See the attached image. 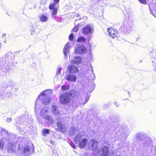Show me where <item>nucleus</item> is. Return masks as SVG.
<instances>
[{
    "label": "nucleus",
    "instance_id": "nucleus-1",
    "mask_svg": "<svg viewBox=\"0 0 156 156\" xmlns=\"http://www.w3.org/2000/svg\"><path fill=\"white\" fill-rule=\"evenodd\" d=\"M142 140L144 147L151 149L152 147V141L151 138L148 137L146 133L143 132L137 133L133 139V144L135 145Z\"/></svg>",
    "mask_w": 156,
    "mask_h": 156
},
{
    "label": "nucleus",
    "instance_id": "nucleus-2",
    "mask_svg": "<svg viewBox=\"0 0 156 156\" xmlns=\"http://www.w3.org/2000/svg\"><path fill=\"white\" fill-rule=\"evenodd\" d=\"M5 58L4 60L3 58L0 59V70L6 73L9 71L10 65L12 63L13 54L11 52H8L5 54Z\"/></svg>",
    "mask_w": 156,
    "mask_h": 156
},
{
    "label": "nucleus",
    "instance_id": "nucleus-3",
    "mask_svg": "<svg viewBox=\"0 0 156 156\" xmlns=\"http://www.w3.org/2000/svg\"><path fill=\"white\" fill-rule=\"evenodd\" d=\"M51 92L48 90H45L42 92L39 96L37 99L35 103V111L36 112L38 108H39L38 106V101H40L44 105H47L51 102Z\"/></svg>",
    "mask_w": 156,
    "mask_h": 156
},
{
    "label": "nucleus",
    "instance_id": "nucleus-4",
    "mask_svg": "<svg viewBox=\"0 0 156 156\" xmlns=\"http://www.w3.org/2000/svg\"><path fill=\"white\" fill-rule=\"evenodd\" d=\"M132 23L131 20L129 21L126 19L122 23L119 30L126 34L129 33L132 31Z\"/></svg>",
    "mask_w": 156,
    "mask_h": 156
},
{
    "label": "nucleus",
    "instance_id": "nucleus-5",
    "mask_svg": "<svg viewBox=\"0 0 156 156\" xmlns=\"http://www.w3.org/2000/svg\"><path fill=\"white\" fill-rule=\"evenodd\" d=\"M8 88L7 86L0 87V98L5 100L9 99L12 96V93Z\"/></svg>",
    "mask_w": 156,
    "mask_h": 156
},
{
    "label": "nucleus",
    "instance_id": "nucleus-6",
    "mask_svg": "<svg viewBox=\"0 0 156 156\" xmlns=\"http://www.w3.org/2000/svg\"><path fill=\"white\" fill-rule=\"evenodd\" d=\"M75 142L79 143V145L80 148H83L85 147L87 142V139L83 138L82 139V136L81 134L77 135L74 139Z\"/></svg>",
    "mask_w": 156,
    "mask_h": 156
},
{
    "label": "nucleus",
    "instance_id": "nucleus-7",
    "mask_svg": "<svg viewBox=\"0 0 156 156\" xmlns=\"http://www.w3.org/2000/svg\"><path fill=\"white\" fill-rule=\"evenodd\" d=\"M1 131V134L2 136V140H0V149L3 148L4 144L3 140H6L7 142H9V140L10 137V134H9L7 131L3 129H2Z\"/></svg>",
    "mask_w": 156,
    "mask_h": 156
},
{
    "label": "nucleus",
    "instance_id": "nucleus-8",
    "mask_svg": "<svg viewBox=\"0 0 156 156\" xmlns=\"http://www.w3.org/2000/svg\"><path fill=\"white\" fill-rule=\"evenodd\" d=\"M116 134L118 136H121L122 138L126 139L129 133V129L127 127H124V128L119 129L117 128L116 129Z\"/></svg>",
    "mask_w": 156,
    "mask_h": 156
},
{
    "label": "nucleus",
    "instance_id": "nucleus-9",
    "mask_svg": "<svg viewBox=\"0 0 156 156\" xmlns=\"http://www.w3.org/2000/svg\"><path fill=\"white\" fill-rule=\"evenodd\" d=\"M72 94L71 93H66L61 94L59 97L60 102L66 104L70 102L72 98Z\"/></svg>",
    "mask_w": 156,
    "mask_h": 156
},
{
    "label": "nucleus",
    "instance_id": "nucleus-10",
    "mask_svg": "<svg viewBox=\"0 0 156 156\" xmlns=\"http://www.w3.org/2000/svg\"><path fill=\"white\" fill-rule=\"evenodd\" d=\"M90 98V96L87 94H84L81 96H78V102L80 105H83L88 101Z\"/></svg>",
    "mask_w": 156,
    "mask_h": 156
},
{
    "label": "nucleus",
    "instance_id": "nucleus-11",
    "mask_svg": "<svg viewBox=\"0 0 156 156\" xmlns=\"http://www.w3.org/2000/svg\"><path fill=\"white\" fill-rule=\"evenodd\" d=\"M34 152V147L33 144H32V146H27L26 147H25L23 148V154L26 155H30L32 154Z\"/></svg>",
    "mask_w": 156,
    "mask_h": 156
},
{
    "label": "nucleus",
    "instance_id": "nucleus-12",
    "mask_svg": "<svg viewBox=\"0 0 156 156\" xmlns=\"http://www.w3.org/2000/svg\"><path fill=\"white\" fill-rule=\"evenodd\" d=\"M100 2L105 5H109L111 6H115L118 3L117 0H99V2Z\"/></svg>",
    "mask_w": 156,
    "mask_h": 156
},
{
    "label": "nucleus",
    "instance_id": "nucleus-13",
    "mask_svg": "<svg viewBox=\"0 0 156 156\" xmlns=\"http://www.w3.org/2000/svg\"><path fill=\"white\" fill-rule=\"evenodd\" d=\"M93 32V27L89 25L83 28L82 31V33L86 35L88 34L90 35Z\"/></svg>",
    "mask_w": 156,
    "mask_h": 156
},
{
    "label": "nucleus",
    "instance_id": "nucleus-14",
    "mask_svg": "<svg viewBox=\"0 0 156 156\" xmlns=\"http://www.w3.org/2000/svg\"><path fill=\"white\" fill-rule=\"evenodd\" d=\"M49 9H50L52 10L51 11V18L52 19H56L58 8L56 7L54 4H52L49 6Z\"/></svg>",
    "mask_w": 156,
    "mask_h": 156
},
{
    "label": "nucleus",
    "instance_id": "nucleus-15",
    "mask_svg": "<svg viewBox=\"0 0 156 156\" xmlns=\"http://www.w3.org/2000/svg\"><path fill=\"white\" fill-rule=\"evenodd\" d=\"M89 148L95 151L97 150L98 142L94 139L90 140L88 143Z\"/></svg>",
    "mask_w": 156,
    "mask_h": 156
},
{
    "label": "nucleus",
    "instance_id": "nucleus-16",
    "mask_svg": "<svg viewBox=\"0 0 156 156\" xmlns=\"http://www.w3.org/2000/svg\"><path fill=\"white\" fill-rule=\"evenodd\" d=\"M108 31L109 33V35L113 39H117V30L113 28H110L108 29Z\"/></svg>",
    "mask_w": 156,
    "mask_h": 156
},
{
    "label": "nucleus",
    "instance_id": "nucleus-17",
    "mask_svg": "<svg viewBox=\"0 0 156 156\" xmlns=\"http://www.w3.org/2000/svg\"><path fill=\"white\" fill-rule=\"evenodd\" d=\"M65 78L68 82H76L77 77L75 75L69 74L65 75Z\"/></svg>",
    "mask_w": 156,
    "mask_h": 156
},
{
    "label": "nucleus",
    "instance_id": "nucleus-18",
    "mask_svg": "<svg viewBox=\"0 0 156 156\" xmlns=\"http://www.w3.org/2000/svg\"><path fill=\"white\" fill-rule=\"evenodd\" d=\"M86 48L83 45H79L75 49V51L77 54H83L86 51Z\"/></svg>",
    "mask_w": 156,
    "mask_h": 156
},
{
    "label": "nucleus",
    "instance_id": "nucleus-19",
    "mask_svg": "<svg viewBox=\"0 0 156 156\" xmlns=\"http://www.w3.org/2000/svg\"><path fill=\"white\" fill-rule=\"evenodd\" d=\"M109 148L108 146L104 145L101 147V153L100 156H108L109 153Z\"/></svg>",
    "mask_w": 156,
    "mask_h": 156
},
{
    "label": "nucleus",
    "instance_id": "nucleus-20",
    "mask_svg": "<svg viewBox=\"0 0 156 156\" xmlns=\"http://www.w3.org/2000/svg\"><path fill=\"white\" fill-rule=\"evenodd\" d=\"M69 73H78L79 70L77 67L73 65L69 66L68 68Z\"/></svg>",
    "mask_w": 156,
    "mask_h": 156
},
{
    "label": "nucleus",
    "instance_id": "nucleus-21",
    "mask_svg": "<svg viewBox=\"0 0 156 156\" xmlns=\"http://www.w3.org/2000/svg\"><path fill=\"white\" fill-rule=\"evenodd\" d=\"M43 117L42 118L45 119V121L48 124L51 125L53 124V121L51 116L48 115L45 116L43 115Z\"/></svg>",
    "mask_w": 156,
    "mask_h": 156
},
{
    "label": "nucleus",
    "instance_id": "nucleus-22",
    "mask_svg": "<svg viewBox=\"0 0 156 156\" xmlns=\"http://www.w3.org/2000/svg\"><path fill=\"white\" fill-rule=\"evenodd\" d=\"M70 46L69 45V42H68L67 44L65 46L63 50V52L65 58L67 57L68 53L69 52V48Z\"/></svg>",
    "mask_w": 156,
    "mask_h": 156
},
{
    "label": "nucleus",
    "instance_id": "nucleus-23",
    "mask_svg": "<svg viewBox=\"0 0 156 156\" xmlns=\"http://www.w3.org/2000/svg\"><path fill=\"white\" fill-rule=\"evenodd\" d=\"M82 60V58L80 56L74 57L73 59L71 60V62L72 64H78L80 63Z\"/></svg>",
    "mask_w": 156,
    "mask_h": 156
},
{
    "label": "nucleus",
    "instance_id": "nucleus-24",
    "mask_svg": "<svg viewBox=\"0 0 156 156\" xmlns=\"http://www.w3.org/2000/svg\"><path fill=\"white\" fill-rule=\"evenodd\" d=\"M49 109V108L48 107L46 106L44 107L41 109L40 112V115L41 117H43V115H44L45 116L48 115L47 113L48 112Z\"/></svg>",
    "mask_w": 156,
    "mask_h": 156
},
{
    "label": "nucleus",
    "instance_id": "nucleus-25",
    "mask_svg": "<svg viewBox=\"0 0 156 156\" xmlns=\"http://www.w3.org/2000/svg\"><path fill=\"white\" fill-rule=\"evenodd\" d=\"M51 110L52 112L55 115H58L60 114V110L55 105L52 106Z\"/></svg>",
    "mask_w": 156,
    "mask_h": 156
},
{
    "label": "nucleus",
    "instance_id": "nucleus-26",
    "mask_svg": "<svg viewBox=\"0 0 156 156\" xmlns=\"http://www.w3.org/2000/svg\"><path fill=\"white\" fill-rule=\"evenodd\" d=\"M15 147L12 143L11 142L8 144L7 146V148L8 151L10 153L14 152L15 151Z\"/></svg>",
    "mask_w": 156,
    "mask_h": 156
},
{
    "label": "nucleus",
    "instance_id": "nucleus-27",
    "mask_svg": "<svg viewBox=\"0 0 156 156\" xmlns=\"http://www.w3.org/2000/svg\"><path fill=\"white\" fill-rule=\"evenodd\" d=\"M15 85V83L12 80H9L8 81L7 83L4 86H7L8 88H9V89H12V87Z\"/></svg>",
    "mask_w": 156,
    "mask_h": 156
},
{
    "label": "nucleus",
    "instance_id": "nucleus-28",
    "mask_svg": "<svg viewBox=\"0 0 156 156\" xmlns=\"http://www.w3.org/2000/svg\"><path fill=\"white\" fill-rule=\"evenodd\" d=\"M49 18L48 16L47 15L44 14H42L41 16L40 17V21L43 22H44L47 21Z\"/></svg>",
    "mask_w": 156,
    "mask_h": 156
},
{
    "label": "nucleus",
    "instance_id": "nucleus-29",
    "mask_svg": "<svg viewBox=\"0 0 156 156\" xmlns=\"http://www.w3.org/2000/svg\"><path fill=\"white\" fill-rule=\"evenodd\" d=\"M90 69L89 71L90 73L91 74L90 76H89L88 78L90 80H93L95 79V75L93 73L92 68L90 64Z\"/></svg>",
    "mask_w": 156,
    "mask_h": 156
},
{
    "label": "nucleus",
    "instance_id": "nucleus-30",
    "mask_svg": "<svg viewBox=\"0 0 156 156\" xmlns=\"http://www.w3.org/2000/svg\"><path fill=\"white\" fill-rule=\"evenodd\" d=\"M57 128L59 130L63 131L65 126L60 122H58L57 123Z\"/></svg>",
    "mask_w": 156,
    "mask_h": 156
},
{
    "label": "nucleus",
    "instance_id": "nucleus-31",
    "mask_svg": "<svg viewBox=\"0 0 156 156\" xmlns=\"http://www.w3.org/2000/svg\"><path fill=\"white\" fill-rule=\"evenodd\" d=\"M50 133V130L47 129H43L42 131V134L44 136H46L47 134Z\"/></svg>",
    "mask_w": 156,
    "mask_h": 156
},
{
    "label": "nucleus",
    "instance_id": "nucleus-32",
    "mask_svg": "<svg viewBox=\"0 0 156 156\" xmlns=\"http://www.w3.org/2000/svg\"><path fill=\"white\" fill-rule=\"evenodd\" d=\"M127 15L128 16V18L130 20H132V17L133 16V12L130 9L128 10L127 11Z\"/></svg>",
    "mask_w": 156,
    "mask_h": 156
},
{
    "label": "nucleus",
    "instance_id": "nucleus-33",
    "mask_svg": "<svg viewBox=\"0 0 156 156\" xmlns=\"http://www.w3.org/2000/svg\"><path fill=\"white\" fill-rule=\"evenodd\" d=\"M149 8L150 11V12L151 14H152L154 17H156V12L155 10H156V8H150V4L149 5Z\"/></svg>",
    "mask_w": 156,
    "mask_h": 156
},
{
    "label": "nucleus",
    "instance_id": "nucleus-34",
    "mask_svg": "<svg viewBox=\"0 0 156 156\" xmlns=\"http://www.w3.org/2000/svg\"><path fill=\"white\" fill-rule=\"evenodd\" d=\"M86 41L85 38L83 37H80L77 38L76 41L78 42H83Z\"/></svg>",
    "mask_w": 156,
    "mask_h": 156
},
{
    "label": "nucleus",
    "instance_id": "nucleus-35",
    "mask_svg": "<svg viewBox=\"0 0 156 156\" xmlns=\"http://www.w3.org/2000/svg\"><path fill=\"white\" fill-rule=\"evenodd\" d=\"M150 8H156V0H153L150 4Z\"/></svg>",
    "mask_w": 156,
    "mask_h": 156
},
{
    "label": "nucleus",
    "instance_id": "nucleus-36",
    "mask_svg": "<svg viewBox=\"0 0 156 156\" xmlns=\"http://www.w3.org/2000/svg\"><path fill=\"white\" fill-rule=\"evenodd\" d=\"M95 84L94 83H93L92 84L91 86L89 85V87L90 88V90H88L87 91L88 93H90L92 92L94 89L95 87Z\"/></svg>",
    "mask_w": 156,
    "mask_h": 156
},
{
    "label": "nucleus",
    "instance_id": "nucleus-37",
    "mask_svg": "<svg viewBox=\"0 0 156 156\" xmlns=\"http://www.w3.org/2000/svg\"><path fill=\"white\" fill-rule=\"evenodd\" d=\"M69 88V85H63L61 87V89L63 90H68Z\"/></svg>",
    "mask_w": 156,
    "mask_h": 156
},
{
    "label": "nucleus",
    "instance_id": "nucleus-38",
    "mask_svg": "<svg viewBox=\"0 0 156 156\" xmlns=\"http://www.w3.org/2000/svg\"><path fill=\"white\" fill-rule=\"evenodd\" d=\"M152 58L156 59V50H155L152 52L151 54V55Z\"/></svg>",
    "mask_w": 156,
    "mask_h": 156
},
{
    "label": "nucleus",
    "instance_id": "nucleus-39",
    "mask_svg": "<svg viewBox=\"0 0 156 156\" xmlns=\"http://www.w3.org/2000/svg\"><path fill=\"white\" fill-rule=\"evenodd\" d=\"M151 0H139L140 3L143 4H146L147 2Z\"/></svg>",
    "mask_w": 156,
    "mask_h": 156
},
{
    "label": "nucleus",
    "instance_id": "nucleus-40",
    "mask_svg": "<svg viewBox=\"0 0 156 156\" xmlns=\"http://www.w3.org/2000/svg\"><path fill=\"white\" fill-rule=\"evenodd\" d=\"M78 30V27L77 26H76L72 30V32H77Z\"/></svg>",
    "mask_w": 156,
    "mask_h": 156
},
{
    "label": "nucleus",
    "instance_id": "nucleus-41",
    "mask_svg": "<svg viewBox=\"0 0 156 156\" xmlns=\"http://www.w3.org/2000/svg\"><path fill=\"white\" fill-rule=\"evenodd\" d=\"M74 38V35L73 34H71L69 36V39L71 41H72Z\"/></svg>",
    "mask_w": 156,
    "mask_h": 156
},
{
    "label": "nucleus",
    "instance_id": "nucleus-42",
    "mask_svg": "<svg viewBox=\"0 0 156 156\" xmlns=\"http://www.w3.org/2000/svg\"><path fill=\"white\" fill-rule=\"evenodd\" d=\"M69 144L74 149L75 148L76 146H75V145L74 144V143L72 141H70L69 142Z\"/></svg>",
    "mask_w": 156,
    "mask_h": 156
},
{
    "label": "nucleus",
    "instance_id": "nucleus-43",
    "mask_svg": "<svg viewBox=\"0 0 156 156\" xmlns=\"http://www.w3.org/2000/svg\"><path fill=\"white\" fill-rule=\"evenodd\" d=\"M61 68H59L58 69V70L56 72V76L58 75H60L61 73Z\"/></svg>",
    "mask_w": 156,
    "mask_h": 156
},
{
    "label": "nucleus",
    "instance_id": "nucleus-44",
    "mask_svg": "<svg viewBox=\"0 0 156 156\" xmlns=\"http://www.w3.org/2000/svg\"><path fill=\"white\" fill-rule=\"evenodd\" d=\"M31 35H33L35 34V31L34 29H31L30 30Z\"/></svg>",
    "mask_w": 156,
    "mask_h": 156
},
{
    "label": "nucleus",
    "instance_id": "nucleus-45",
    "mask_svg": "<svg viewBox=\"0 0 156 156\" xmlns=\"http://www.w3.org/2000/svg\"><path fill=\"white\" fill-rule=\"evenodd\" d=\"M54 3H53V4H54L55 5V4H56L58 3V2L59 1V0H54Z\"/></svg>",
    "mask_w": 156,
    "mask_h": 156
},
{
    "label": "nucleus",
    "instance_id": "nucleus-46",
    "mask_svg": "<svg viewBox=\"0 0 156 156\" xmlns=\"http://www.w3.org/2000/svg\"><path fill=\"white\" fill-rule=\"evenodd\" d=\"M12 120V119L11 118H7V119L6 121L8 122H10Z\"/></svg>",
    "mask_w": 156,
    "mask_h": 156
},
{
    "label": "nucleus",
    "instance_id": "nucleus-47",
    "mask_svg": "<svg viewBox=\"0 0 156 156\" xmlns=\"http://www.w3.org/2000/svg\"><path fill=\"white\" fill-rule=\"evenodd\" d=\"M154 61L152 60V62L153 63V65H154V66H156V67H155L154 68V70L155 71L156 70V63H154Z\"/></svg>",
    "mask_w": 156,
    "mask_h": 156
},
{
    "label": "nucleus",
    "instance_id": "nucleus-48",
    "mask_svg": "<svg viewBox=\"0 0 156 156\" xmlns=\"http://www.w3.org/2000/svg\"><path fill=\"white\" fill-rule=\"evenodd\" d=\"M115 105L116 106V107H118L119 106V105H117V103L116 102H115Z\"/></svg>",
    "mask_w": 156,
    "mask_h": 156
},
{
    "label": "nucleus",
    "instance_id": "nucleus-49",
    "mask_svg": "<svg viewBox=\"0 0 156 156\" xmlns=\"http://www.w3.org/2000/svg\"><path fill=\"white\" fill-rule=\"evenodd\" d=\"M106 106V108H107L108 107V105H105V106Z\"/></svg>",
    "mask_w": 156,
    "mask_h": 156
},
{
    "label": "nucleus",
    "instance_id": "nucleus-50",
    "mask_svg": "<svg viewBox=\"0 0 156 156\" xmlns=\"http://www.w3.org/2000/svg\"><path fill=\"white\" fill-rule=\"evenodd\" d=\"M80 15L79 14H77V16H79Z\"/></svg>",
    "mask_w": 156,
    "mask_h": 156
},
{
    "label": "nucleus",
    "instance_id": "nucleus-51",
    "mask_svg": "<svg viewBox=\"0 0 156 156\" xmlns=\"http://www.w3.org/2000/svg\"><path fill=\"white\" fill-rule=\"evenodd\" d=\"M4 35H6V34H4Z\"/></svg>",
    "mask_w": 156,
    "mask_h": 156
},
{
    "label": "nucleus",
    "instance_id": "nucleus-52",
    "mask_svg": "<svg viewBox=\"0 0 156 156\" xmlns=\"http://www.w3.org/2000/svg\"><path fill=\"white\" fill-rule=\"evenodd\" d=\"M51 144H52V142L51 141Z\"/></svg>",
    "mask_w": 156,
    "mask_h": 156
},
{
    "label": "nucleus",
    "instance_id": "nucleus-53",
    "mask_svg": "<svg viewBox=\"0 0 156 156\" xmlns=\"http://www.w3.org/2000/svg\"><path fill=\"white\" fill-rule=\"evenodd\" d=\"M128 94H130L129 93V92H128Z\"/></svg>",
    "mask_w": 156,
    "mask_h": 156
}]
</instances>
